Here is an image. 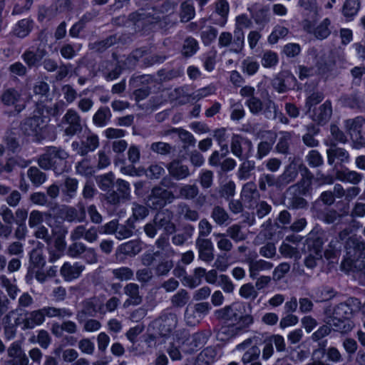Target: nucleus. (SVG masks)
<instances>
[{
  "mask_svg": "<svg viewBox=\"0 0 365 365\" xmlns=\"http://www.w3.org/2000/svg\"><path fill=\"white\" fill-rule=\"evenodd\" d=\"M217 355L215 348L207 347L198 354L195 365H210L216 360Z\"/></svg>",
  "mask_w": 365,
  "mask_h": 365,
  "instance_id": "obj_41",
  "label": "nucleus"
},
{
  "mask_svg": "<svg viewBox=\"0 0 365 365\" xmlns=\"http://www.w3.org/2000/svg\"><path fill=\"white\" fill-rule=\"evenodd\" d=\"M341 102L344 106L352 109H361L364 107L363 101L356 94L344 96Z\"/></svg>",
  "mask_w": 365,
  "mask_h": 365,
  "instance_id": "obj_50",
  "label": "nucleus"
},
{
  "mask_svg": "<svg viewBox=\"0 0 365 365\" xmlns=\"http://www.w3.org/2000/svg\"><path fill=\"white\" fill-rule=\"evenodd\" d=\"M365 123L363 116L346 119L344 121V127L356 148L365 146V138L361 135V128Z\"/></svg>",
  "mask_w": 365,
  "mask_h": 365,
  "instance_id": "obj_8",
  "label": "nucleus"
},
{
  "mask_svg": "<svg viewBox=\"0 0 365 365\" xmlns=\"http://www.w3.org/2000/svg\"><path fill=\"white\" fill-rule=\"evenodd\" d=\"M279 135V138L275 146L276 151L280 154L288 155L292 133L288 131H280Z\"/></svg>",
  "mask_w": 365,
  "mask_h": 365,
  "instance_id": "obj_40",
  "label": "nucleus"
},
{
  "mask_svg": "<svg viewBox=\"0 0 365 365\" xmlns=\"http://www.w3.org/2000/svg\"><path fill=\"white\" fill-rule=\"evenodd\" d=\"M169 174L175 180H181L190 175L189 168L181 161L174 160L167 165Z\"/></svg>",
  "mask_w": 365,
  "mask_h": 365,
  "instance_id": "obj_31",
  "label": "nucleus"
},
{
  "mask_svg": "<svg viewBox=\"0 0 365 365\" xmlns=\"http://www.w3.org/2000/svg\"><path fill=\"white\" fill-rule=\"evenodd\" d=\"M173 198L174 195L170 191L163 187L157 186L152 190L147 203L151 208L158 209L171 202Z\"/></svg>",
  "mask_w": 365,
  "mask_h": 365,
  "instance_id": "obj_12",
  "label": "nucleus"
},
{
  "mask_svg": "<svg viewBox=\"0 0 365 365\" xmlns=\"http://www.w3.org/2000/svg\"><path fill=\"white\" fill-rule=\"evenodd\" d=\"M98 145V135L91 132L85 133L81 142L73 141L71 144L73 150L82 156L94 151Z\"/></svg>",
  "mask_w": 365,
  "mask_h": 365,
  "instance_id": "obj_14",
  "label": "nucleus"
},
{
  "mask_svg": "<svg viewBox=\"0 0 365 365\" xmlns=\"http://www.w3.org/2000/svg\"><path fill=\"white\" fill-rule=\"evenodd\" d=\"M299 5L302 9V21H318L319 14L316 0H299Z\"/></svg>",
  "mask_w": 365,
  "mask_h": 365,
  "instance_id": "obj_26",
  "label": "nucleus"
},
{
  "mask_svg": "<svg viewBox=\"0 0 365 365\" xmlns=\"http://www.w3.org/2000/svg\"><path fill=\"white\" fill-rule=\"evenodd\" d=\"M102 190L107 191L106 199L110 203L115 204L120 198L128 195L127 184H99Z\"/></svg>",
  "mask_w": 365,
  "mask_h": 365,
  "instance_id": "obj_19",
  "label": "nucleus"
},
{
  "mask_svg": "<svg viewBox=\"0 0 365 365\" xmlns=\"http://www.w3.org/2000/svg\"><path fill=\"white\" fill-rule=\"evenodd\" d=\"M76 172L83 176H91L94 173V168L88 159L84 158L76 165Z\"/></svg>",
  "mask_w": 365,
  "mask_h": 365,
  "instance_id": "obj_59",
  "label": "nucleus"
},
{
  "mask_svg": "<svg viewBox=\"0 0 365 365\" xmlns=\"http://www.w3.org/2000/svg\"><path fill=\"white\" fill-rule=\"evenodd\" d=\"M119 250L126 255H135L141 250V247L138 242L129 241L122 244L119 247Z\"/></svg>",
  "mask_w": 365,
  "mask_h": 365,
  "instance_id": "obj_57",
  "label": "nucleus"
},
{
  "mask_svg": "<svg viewBox=\"0 0 365 365\" xmlns=\"http://www.w3.org/2000/svg\"><path fill=\"white\" fill-rule=\"evenodd\" d=\"M279 58L277 53L272 51H266L263 53L261 63L263 67L267 68H274L277 65Z\"/></svg>",
  "mask_w": 365,
  "mask_h": 365,
  "instance_id": "obj_52",
  "label": "nucleus"
},
{
  "mask_svg": "<svg viewBox=\"0 0 365 365\" xmlns=\"http://www.w3.org/2000/svg\"><path fill=\"white\" fill-rule=\"evenodd\" d=\"M124 294L128 298L123 302V307L126 309L130 306H136L140 304L143 298L140 295L139 286L135 283H128L123 288Z\"/></svg>",
  "mask_w": 365,
  "mask_h": 365,
  "instance_id": "obj_27",
  "label": "nucleus"
},
{
  "mask_svg": "<svg viewBox=\"0 0 365 365\" xmlns=\"http://www.w3.org/2000/svg\"><path fill=\"white\" fill-rule=\"evenodd\" d=\"M159 334L163 336H170L176 329L178 324V317L176 314L164 312L155 322Z\"/></svg>",
  "mask_w": 365,
  "mask_h": 365,
  "instance_id": "obj_16",
  "label": "nucleus"
},
{
  "mask_svg": "<svg viewBox=\"0 0 365 365\" xmlns=\"http://www.w3.org/2000/svg\"><path fill=\"white\" fill-rule=\"evenodd\" d=\"M324 321L331 327L332 330L341 334L350 332L354 327V322L349 319L336 318L325 315Z\"/></svg>",
  "mask_w": 365,
  "mask_h": 365,
  "instance_id": "obj_25",
  "label": "nucleus"
},
{
  "mask_svg": "<svg viewBox=\"0 0 365 365\" xmlns=\"http://www.w3.org/2000/svg\"><path fill=\"white\" fill-rule=\"evenodd\" d=\"M274 140H261L257 147V153L253 156L258 160H261L264 157L267 156L272 149Z\"/></svg>",
  "mask_w": 365,
  "mask_h": 365,
  "instance_id": "obj_51",
  "label": "nucleus"
},
{
  "mask_svg": "<svg viewBox=\"0 0 365 365\" xmlns=\"http://www.w3.org/2000/svg\"><path fill=\"white\" fill-rule=\"evenodd\" d=\"M244 160L237 171V176L240 180H248L250 177V173L254 168V163L247 160Z\"/></svg>",
  "mask_w": 365,
  "mask_h": 365,
  "instance_id": "obj_60",
  "label": "nucleus"
},
{
  "mask_svg": "<svg viewBox=\"0 0 365 365\" xmlns=\"http://www.w3.org/2000/svg\"><path fill=\"white\" fill-rule=\"evenodd\" d=\"M70 238L72 241L83 239L89 243H93L98 239V230L94 226L87 229L84 225H78L71 232Z\"/></svg>",
  "mask_w": 365,
  "mask_h": 365,
  "instance_id": "obj_22",
  "label": "nucleus"
},
{
  "mask_svg": "<svg viewBox=\"0 0 365 365\" xmlns=\"http://www.w3.org/2000/svg\"><path fill=\"white\" fill-rule=\"evenodd\" d=\"M45 55L44 50L38 49L36 51H34L28 49L21 55V58L29 68L38 67Z\"/></svg>",
  "mask_w": 365,
  "mask_h": 365,
  "instance_id": "obj_35",
  "label": "nucleus"
},
{
  "mask_svg": "<svg viewBox=\"0 0 365 365\" xmlns=\"http://www.w3.org/2000/svg\"><path fill=\"white\" fill-rule=\"evenodd\" d=\"M214 7L215 13L219 16L214 23L221 27L225 26L230 12V4L227 0H217L214 4Z\"/></svg>",
  "mask_w": 365,
  "mask_h": 365,
  "instance_id": "obj_33",
  "label": "nucleus"
},
{
  "mask_svg": "<svg viewBox=\"0 0 365 365\" xmlns=\"http://www.w3.org/2000/svg\"><path fill=\"white\" fill-rule=\"evenodd\" d=\"M289 33L287 28L277 25L276 26L271 34L268 37L269 43L274 44L276 43L279 39L284 38Z\"/></svg>",
  "mask_w": 365,
  "mask_h": 365,
  "instance_id": "obj_63",
  "label": "nucleus"
},
{
  "mask_svg": "<svg viewBox=\"0 0 365 365\" xmlns=\"http://www.w3.org/2000/svg\"><path fill=\"white\" fill-rule=\"evenodd\" d=\"M305 160L311 168H318L324 164V158L317 150H311L305 156Z\"/></svg>",
  "mask_w": 365,
  "mask_h": 365,
  "instance_id": "obj_54",
  "label": "nucleus"
},
{
  "mask_svg": "<svg viewBox=\"0 0 365 365\" xmlns=\"http://www.w3.org/2000/svg\"><path fill=\"white\" fill-rule=\"evenodd\" d=\"M165 170L159 164H152L147 170H145L144 175L150 179H159L165 175Z\"/></svg>",
  "mask_w": 365,
  "mask_h": 365,
  "instance_id": "obj_64",
  "label": "nucleus"
},
{
  "mask_svg": "<svg viewBox=\"0 0 365 365\" xmlns=\"http://www.w3.org/2000/svg\"><path fill=\"white\" fill-rule=\"evenodd\" d=\"M123 68L120 62L113 58L112 61H103L99 65L98 71L108 81H113L119 77Z\"/></svg>",
  "mask_w": 365,
  "mask_h": 365,
  "instance_id": "obj_23",
  "label": "nucleus"
},
{
  "mask_svg": "<svg viewBox=\"0 0 365 365\" xmlns=\"http://www.w3.org/2000/svg\"><path fill=\"white\" fill-rule=\"evenodd\" d=\"M249 11L251 13L252 18L257 25L264 26L269 22V9L267 6L255 4L249 8Z\"/></svg>",
  "mask_w": 365,
  "mask_h": 365,
  "instance_id": "obj_32",
  "label": "nucleus"
},
{
  "mask_svg": "<svg viewBox=\"0 0 365 365\" xmlns=\"http://www.w3.org/2000/svg\"><path fill=\"white\" fill-rule=\"evenodd\" d=\"M279 252L287 258H295L297 259L300 257L299 252L296 247L290 245L287 242L284 241L281 245Z\"/></svg>",
  "mask_w": 365,
  "mask_h": 365,
  "instance_id": "obj_62",
  "label": "nucleus"
},
{
  "mask_svg": "<svg viewBox=\"0 0 365 365\" xmlns=\"http://www.w3.org/2000/svg\"><path fill=\"white\" fill-rule=\"evenodd\" d=\"M238 320L237 325L220 328L217 334V339L221 341L226 340L229 337L234 336L239 331L248 328L253 323V317L250 314H242Z\"/></svg>",
  "mask_w": 365,
  "mask_h": 365,
  "instance_id": "obj_13",
  "label": "nucleus"
},
{
  "mask_svg": "<svg viewBox=\"0 0 365 365\" xmlns=\"http://www.w3.org/2000/svg\"><path fill=\"white\" fill-rule=\"evenodd\" d=\"M62 215L68 222H81L86 217V211L83 206H78V209L72 207H63L61 210Z\"/></svg>",
  "mask_w": 365,
  "mask_h": 365,
  "instance_id": "obj_36",
  "label": "nucleus"
},
{
  "mask_svg": "<svg viewBox=\"0 0 365 365\" xmlns=\"http://www.w3.org/2000/svg\"><path fill=\"white\" fill-rule=\"evenodd\" d=\"M257 254L255 252H251L245 259V262L249 266L250 277L256 279L259 273L262 271L270 270L273 264L264 259H256Z\"/></svg>",
  "mask_w": 365,
  "mask_h": 365,
  "instance_id": "obj_20",
  "label": "nucleus"
},
{
  "mask_svg": "<svg viewBox=\"0 0 365 365\" xmlns=\"http://www.w3.org/2000/svg\"><path fill=\"white\" fill-rule=\"evenodd\" d=\"M20 93L14 88H9L4 91L1 96V102L6 106H15L16 110L19 113L22 108H17L16 103L20 100Z\"/></svg>",
  "mask_w": 365,
  "mask_h": 365,
  "instance_id": "obj_44",
  "label": "nucleus"
},
{
  "mask_svg": "<svg viewBox=\"0 0 365 365\" xmlns=\"http://www.w3.org/2000/svg\"><path fill=\"white\" fill-rule=\"evenodd\" d=\"M259 66V63L255 57L247 56L242 61L240 68L243 74L252 76L258 72Z\"/></svg>",
  "mask_w": 365,
  "mask_h": 365,
  "instance_id": "obj_39",
  "label": "nucleus"
},
{
  "mask_svg": "<svg viewBox=\"0 0 365 365\" xmlns=\"http://www.w3.org/2000/svg\"><path fill=\"white\" fill-rule=\"evenodd\" d=\"M198 48L197 41L192 37H188L183 43L182 53L185 56L190 57L194 55Z\"/></svg>",
  "mask_w": 365,
  "mask_h": 365,
  "instance_id": "obj_55",
  "label": "nucleus"
},
{
  "mask_svg": "<svg viewBox=\"0 0 365 365\" xmlns=\"http://www.w3.org/2000/svg\"><path fill=\"white\" fill-rule=\"evenodd\" d=\"M111 118V112L108 107H101L93 116V123L98 127L106 126Z\"/></svg>",
  "mask_w": 365,
  "mask_h": 365,
  "instance_id": "obj_46",
  "label": "nucleus"
},
{
  "mask_svg": "<svg viewBox=\"0 0 365 365\" xmlns=\"http://www.w3.org/2000/svg\"><path fill=\"white\" fill-rule=\"evenodd\" d=\"M317 21H302V27L308 34H313L317 39L323 40L327 38L331 34V21L325 18L317 26L315 24Z\"/></svg>",
  "mask_w": 365,
  "mask_h": 365,
  "instance_id": "obj_15",
  "label": "nucleus"
},
{
  "mask_svg": "<svg viewBox=\"0 0 365 365\" xmlns=\"http://www.w3.org/2000/svg\"><path fill=\"white\" fill-rule=\"evenodd\" d=\"M211 307L207 302L195 304L192 307H187L184 313V320L188 326L199 324L202 319L208 314Z\"/></svg>",
  "mask_w": 365,
  "mask_h": 365,
  "instance_id": "obj_11",
  "label": "nucleus"
},
{
  "mask_svg": "<svg viewBox=\"0 0 365 365\" xmlns=\"http://www.w3.org/2000/svg\"><path fill=\"white\" fill-rule=\"evenodd\" d=\"M34 22L29 19H24L17 22L15 25L13 32L19 38H25L33 29Z\"/></svg>",
  "mask_w": 365,
  "mask_h": 365,
  "instance_id": "obj_43",
  "label": "nucleus"
},
{
  "mask_svg": "<svg viewBox=\"0 0 365 365\" xmlns=\"http://www.w3.org/2000/svg\"><path fill=\"white\" fill-rule=\"evenodd\" d=\"M331 114V103L330 101H326L319 108L314 110L312 118L317 124L323 125L330 120Z\"/></svg>",
  "mask_w": 365,
  "mask_h": 365,
  "instance_id": "obj_29",
  "label": "nucleus"
},
{
  "mask_svg": "<svg viewBox=\"0 0 365 365\" xmlns=\"http://www.w3.org/2000/svg\"><path fill=\"white\" fill-rule=\"evenodd\" d=\"M4 327H16L18 325L22 324L20 321L19 314L16 309H14L8 312L3 319Z\"/></svg>",
  "mask_w": 365,
  "mask_h": 365,
  "instance_id": "obj_58",
  "label": "nucleus"
},
{
  "mask_svg": "<svg viewBox=\"0 0 365 365\" xmlns=\"http://www.w3.org/2000/svg\"><path fill=\"white\" fill-rule=\"evenodd\" d=\"M68 153L60 147L50 146L38 160V165L46 170L53 169L56 173H62L66 167Z\"/></svg>",
  "mask_w": 365,
  "mask_h": 365,
  "instance_id": "obj_3",
  "label": "nucleus"
},
{
  "mask_svg": "<svg viewBox=\"0 0 365 365\" xmlns=\"http://www.w3.org/2000/svg\"><path fill=\"white\" fill-rule=\"evenodd\" d=\"M251 344L252 340L250 339H247L236 346V349L239 351L248 349L242 358V361L245 364L250 363L257 359L260 354L259 348L257 346H251Z\"/></svg>",
  "mask_w": 365,
  "mask_h": 365,
  "instance_id": "obj_30",
  "label": "nucleus"
},
{
  "mask_svg": "<svg viewBox=\"0 0 365 365\" xmlns=\"http://www.w3.org/2000/svg\"><path fill=\"white\" fill-rule=\"evenodd\" d=\"M73 242V243L69 245L67 250V255L72 258L81 257L86 245L81 242Z\"/></svg>",
  "mask_w": 365,
  "mask_h": 365,
  "instance_id": "obj_61",
  "label": "nucleus"
},
{
  "mask_svg": "<svg viewBox=\"0 0 365 365\" xmlns=\"http://www.w3.org/2000/svg\"><path fill=\"white\" fill-rule=\"evenodd\" d=\"M58 127L64 132V135L73 137L82 131L83 126L79 113L73 108H69L62 117Z\"/></svg>",
  "mask_w": 365,
  "mask_h": 365,
  "instance_id": "obj_6",
  "label": "nucleus"
},
{
  "mask_svg": "<svg viewBox=\"0 0 365 365\" xmlns=\"http://www.w3.org/2000/svg\"><path fill=\"white\" fill-rule=\"evenodd\" d=\"M114 278L120 281H128L133 278V271L128 267H120L112 269Z\"/></svg>",
  "mask_w": 365,
  "mask_h": 365,
  "instance_id": "obj_53",
  "label": "nucleus"
},
{
  "mask_svg": "<svg viewBox=\"0 0 365 365\" xmlns=\"http://www.w3.org/2000/svg\"><path fill=\"white\" fill-rule=\"evenodd\" d=\"M43 245L39 243L38 247L34 249L30 253L31 264L38 269H41L46 264V258L42 249Z\"/></svg>",
  "mask_w": 365,
  "mask_h": 365,
  "instance_id": "obj_48",
  "label": "nucleus"
},
{
  "mask_svg": "<svg viewBox=\"0 0 365 365\" xmlns=\"http://www.w3.org/2000/svg\"><path fill=\"white\" fill-rule=\"evenodd\" d=\"M196 246L199 252V257L205 262H210L214 259V246L209 239L197 237Z\"/></svg>",
  "mask_w": 365,
  "mask_h": 365,
  "instance_id": "obj_28",
  "label": "nucleus"
},
{
  "mask_svg": "<svg viewBox=\"0 0 365 365\" xmlns=\"http://www.w3.org/2000/svg\"><path fill=\"white\" fill-rule=\"evenodd\" d=\"M245 44V34L240 31H234L233 35L228 31H223L218 38V46L220 48H230L233 53H240Z\"/></svg>",
  "mask_w": 365,
  "mask_h": 365,
  "instance_id": "obj_10",
  "label": "nucleus"
},
{
  "mask_svg": "<svg viewBox=\"0 0 365 365\" xmlns=\"http://www.w3.org/2000/svg\"><path fill=\"white\" fill-rule=\"evenodd\" d=\"M205 342V336L202 333L189 334L183 331L176 334V344L180 346L181 350L187 354H191L196 351Z\"/></svg>",
  "mask_w": 365,
  "mask_h": 365,
  "instance_id": "obj_7",
  "label": "nucleus"
},
{
  "mask_svg": "<svg viewBox=\"0 0 365 365\" xmlns=\"http://www.w3.org/2000/svg\"><path fill=\"white\" fill-rule=\"evenodd\" d=\"M46 121L40 110L34 111L32 117L26 118L21 124L22 131L34 140L41 141L45 138Z\"/></svg>",
  "mask_w": 365,
  "mask_h": 365,
  "instance_id": "obj_4",
  "label": "nucleus"
},
{
  "mask_svg": "<svg viewBox=\"0 0 365 365\" xmlns=\"http://www.w3.org/2000/svg\"><path fill=\"white\" fill-rule=\"evenodd\" d=\"M72 315L73 312L68 308L45 306L41 309L27 312L22 320L21 329L23 330L33 329L38 326H41L45 322L46 317L63 319L69 318Z\"/></svg>",
  "mask_w": 365,
  "mask_h": 365,
  "instance_id": "obj_2",
  "label": "nucleus"
},
{
  "mask_svg": "<svg viewBox=\"0 0 365 365\" xmlns=\"http://www.w3.org/2000/svg\"><path fill=\"white\" fill-rule=\"evenodd\" d=\"M336 179L346 182H359L361 180V175L356 171L344 168L336 173Z\"/></svg>",
  "mask_w": 365,
  "mask_h": 365,
  "instance_id": "obj_49",
  "label": "nucleus"
},
{
  "mask_svg": "<svg viewBox=\"0 0 365 365\" xmlns=\"http://www.w3.org/2000/svg\"><path fill=\"white\" fill-rule=\"evenodd\" d=\"M189 299L188 292L185 289H181L171 297V303L174 307H182L188 302Z\"/></svg>",
  "mask_w": 365,
  "mask_h": 365,
  "instance_id": "obj_56",
  "label": "nucleus"
},
{
  "mask_svg": "<svg viewBox=\"0 0 365 365\" xmlns=\"http://www.w3.org/2000/svg\"><path fill=\"white\" fill-rule=\"evenodd\" d=\"M231 152L240 160H247L253 156L254 148L252 141L239 135H234L230 145Z\"/></svg>",
  "mask_w": 365,
  "mask_h": 365,
  "instance_id": "obj_9",
  "label": "nucleus"
},
{
  "mask_svg": "<svg viewBox=\"0 0 365 365\" xmlns=\"http://www.w3.org/2000/svg\"><path fill=\"white\" fill-rule=\"evenodd\" d=\"M245 103L250 112L255 115H263L267 119L274 118L277 115V106L270 99L262 102L256 96L246 99Z\"/></svg>",
  "mask_w": 365,
  "mask_h": 365,
  "instance_id": "obj_5",
  "label": "nucleus"
},
{
  "mask_svg": "<svg viewBox=\"0 0 365 365\" xmlns=\"http://www.w3.org/2000/svg\"><path fill=\"white\" fill-rule=\"evenodd\" d=\"M206 269L202 267L195 269L192 276L185 277L182 279V284L190 288H195L200 284L202 278L205 277Z\"/></svg>",
  "mask_w": 365,
  "mask_h": 365,
  "instance_id": "obj_45",
  "label": "nucleus"
},
{
  "mask_svg": "<svg viewBox=\"0 0 365 365\" xmlns=\"http://www.w3.org/2000/svg\"><path fill=\"white\" fill-rule=\"evenodd\" d=\"M246 306L242 302H235L222 309L216 310L217 319L226 321H237L245 313Z\"/></svg>",
  "mask_w": 365,
  "mask_h": 365,
  "instance_id": "obj_18",
  "label": "nucleus"
},
{
  "mask_svg": "<svg viewBox=\"0 0 365 365\" xmlns=\"http://www.w3.org/2000/svg\"><path fill=\"white\" fill-rule=\"evenodd\" d=\"M0 284L11 299H15L20 292V289L15 283V281H11L5 275L0 276Z\"/></svg>",
  "mask_w": 365,
  "mask_h": 365,
  "instance_id": "obj_47",
  "label": "nucleus"
},
{
  "mask_svg": "<svg viewBox=\"0 0 365 365\" xmlns=\"http://www.w3.org/2000/svg\"><path fill=\"white\" fill-rule=\"evenodd\" d=\"M327 162L329 165H332L335 160L337 159L341 163H347L349 160V153L342 148H339L336 145H331L330 148L327 150Z\"/></svg>",
  "mask_w": 365,
  "mask_h": 365,
  "instance_id": "obj_34",
  "label": "nucleus"
},
{
  "mask_svg": "<svg viewBox=\"0 0 365 365\" xmlns=\"http://www.w3.org/2000/svg\"><path fill=\"white\" fill-rule=\"evenodd\" d=\"M84 269L85 266L80 262H66L60 269V274L65 281L71 282L78 279Z\"/></svg>",
  "mask_w": 365,
  "mask_h": 365,
  "instance_id": "obj_24",
  "label": "nucleus"
},
{
  "mask_svg": "<svg viewBox=\"0 0 365 365\" xmlns=\"http://www.w3.org/2000/svg\"><path fill=\"white\" fill-rule=\"evenodd\" d=\"M324 314L332 317L344 319H349V316L351 315L350 309L344 302L340 303L334 307H329L326 308Z\"/></svg>",
  "mask_w": 365,
  "mask_h": 365,
  "instance_id": "obj_42",
  "label": "nucleus"
},
{
  "mask_svg": "<svg viewBox=\"0 0 365 365\" xmlns=\"http://www.w3.org/2000/svg\"><path fill=\"white\" fill-rule=\"evenodd\" d=\"M346 249L349 255L347 262L349 265L356 262L357 258H365V242L359 240L356 237H349L346 243Z\"/></svg>",
  "mask_w": 365,
  "mask_h": 365,
  "instance_id": "obj_21",
  "label": "nucleus"
},
{
  "mask_svg": "<svg viewBox=\"0 0 365 365\" xmlns=\"http://www.w3.org/2000/svg\"><path fill=\"white\" fill-rule=\"evenodd\" d=\"M228 153L227 145H221V153L214 151L209 158V163L212 166H220L222 171H230L236 166V161L230 158H226Z\"/></svg>",
  "mask_w": 365,
  "mask_h": 365,
  "instance_id": "obj_17",
  "label": "nucleus"
},
{
  "mask_svg": "<svg viewBox=\"0 0 365 365\" xmlns=\"http://www.w3.org/2000/svg\"><path fill=\"white\" fill-rule=\"evenodd\" d=\"M259 197V195L255 184L244 185L242 190V198L245 202L248 204V207L254 206Z\"/></svg>",
  "mask_w": 365,
  "mask_h": 365,
  "instance_id": "obj_38",
  "label": "nucleus"
},
{
  "mask_svg": "<svg viewBox=\"0 0 365 365\" xmlns=\"http://www.w3.org/2000/svg\"><path fill=\"white\" fill-rule=\"evenodd\" d=\"M154 222L159 230L163 229L166 233H173L175 231V225L171 222V215L168 212L158 213Z\"/></svg>",
  "mask_w": 365,
  "mask_h": 365,
  "instance_id": "obj_37",
  "label": "nucleus"
},
{
  "mask_svg": "<svg viewBox=\"0 0 365 365\" xmlns=\"http://www.w3.org/2000/svg\"><path fill=\"white\" fill-rule=\"evenodd\" d=\"M175 4L168 1H163L158 3L153 8L152 11L150 9L147 11L140 10L130 14V19L134 22L138 27H143L147 24H153L161 20H166L167 18H172L175 9Z\"/></svg>",
  "mask_w": 365,
  "mask_h": 365,
  "instance_id": "obj_1",
  "label": "nucleus"
}]
</instances>
